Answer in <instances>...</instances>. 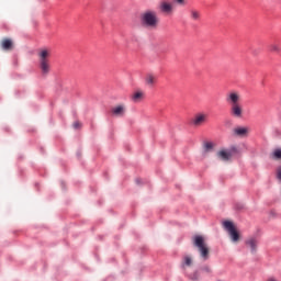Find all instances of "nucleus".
I'll return each instance as SVG.
<instances>
[{"instance_id": "nucleus-1", "label": "nucleus", "mask_w": 281, "mask_h": 281, "mask_svg": "<svg viewBox=\"0 0 281 281\" xmlns=\"http://www.w3.org/2000/svg\"><path fill=\"white\" fill-rule=\"evenodd\" d=\"M226 103H228L231 116L235 119H243L244 108L241 105V95L237 91L226 93Z\"/></svg>"}, {"instance_id": "nucleus-2", "label": "nucleus", "mask_w": 281, "mask_h": 281, "mask_svg": "<svg viewBox=\"0 0 281 281\" xmlns=\"http://www.w3.org/2000/svg\"><path fill=\"white\" fill-rule=\"evenodd\" d=\"M140 23L146 30L155 31L158 29L160 20L156 11L147 10L140 15Z\"/></svg>"}, {"instance_id": "nucleus-3", "label": "nucleus", "mask_w": 281, "mask_h": 281, "mask_svg": "<svg viewBox=\"0 0 281 281\" xmlns=\"http://www.w3.org/2000/svg\"><path fill=\"white\" fill-rule=\"evenodd\" d=\"M50 56H52L50 48H42L38 52L40 69L44 76L48 75L50 71V60H49Z\"/></svg>"}, {"instance_id": "nucleus-4", "label": "nucleus", "mask_w": 281, "mask_h": 281, "mask_svg": "<svg viewBox=\"0 0 281 281\" xmlns=\"http://www.w3.org/2000/svg\"><path fill=\"white\" fill-rule=\"evenodd\" d=\"M192 240H193V246L195 248H198L201 257L204 260H207L210 258V247H209L205 238L201 235H196L192 238Z\"/></svg>"}, {"instance_id": "nucleus-5", "label": "nucleus", "mask_w": 281, "mask_h": 281, "mask_svg": "<svg viewBox=\"0 0 281 281\" xmlns=\"http://www.w3.org/2000/svg\"><path fill=\"white\" fill-rule=\"evenodd\" d=\"M224 229L228 232V236L231 237V241L237 244L240 241L241 236L239 232L237 231L236 226L234 225L233 222L226 221L224 222Z\"/></svg>"}, {"instance_id": "nucleus-6", "label": "nucleus", "mask_w": 281, "mask_h": 281, "mask_svg": "<svg viewBox=\"0 0 281 281\" xmlns=\"http://www.w3.org/2000/svg\"><path fill=\"white\" fill-rule=\"evenodd\" d=\"M235 153H237V148L236 147H231V149L220 150L217 153V157L222 161H229Z\"/></svg>"}, {"instance_id": "nucleus-7", "label": "nucleus", "mask_w": 281, "mask_h": 281, "mask_svg": "<svg viewBox=\"0 0 281 281\" xmlns=\"http://www.w3.org/2000/svg\"><path fill=\"white\" fill-rule=\"evenodd\" d=\"M159 11L164 14L170 15L175 12V5L168 0H162L159 3Z\"/></svg>"}, {"instance_id": "nucleus-8", "label": "nucleus", "mask_w": 281, "mask_h": 281, "mask_svg": "<svg viewBox=\"0 0 281 281\" xmlns=\"http://www.w3.org/2000/svg\"><path fill=\"white\" fill-rule=\"evenodd\" d=\"M209 121V115L205 114V113H198L193 120H192V124L195 126V127H200L202 125H204L205 123H207Z\"/></svg>"}, {"instance_id": "nucleus-9", "label": "nucleus", "mask_w": 281, "mask_h": 281, "mask_svg": "<svg viewBox=\"0 0 281 281\" xmlns=\"http://www.w3.org/2000/svg\"><path fill=\"white\" fill-rule=\"evenodd\" d=\"M249 134V128L248 127H235V130H233V135L237 136V137H247Z\"/></svg>"}, {"instance_id": "nucleus-10", "label": "nucleus", "mask_w": 281, "mask_h": 281, "mask_svg": "<svg viewBox=\"0 0 281 281\" xmlns=\"http://www.w3.org/2000/svg\"><path fill=\"white\" fill-rule=\"evenodd\" d=\"M125 112H126V108L124 105H117L112 109V114L116 117L124 116Z\"/></svg>"}, {"instance_id": "nucleus-11", "label": "nucleus", "mask_w": 281, "mask_h": 281, "mask_svg": "<svg viewBox=\"0 0 281 281\" xmlns=\"http://www.w3.org/2000/svg\"><path fill=\"white\" fill-rule=\"evenodd\" d=\"M246 246L250 247V251L256 252L258 248V240L257 238L250 237L246 241Z\"/></svg>"}, {"instance_id": "nucleus-12", "label": "nucleus", "mask_w": 281, "mask_h": 281, "mask_svg": "<svg viewBox=\"0 0 281 281\" xmlns=\"http://www.w3.org/2000/svg\"><path fill=\"white\" fill-rule=\"evenodd\" d=\"M145 98V93L143 91H137L132 95V100L135 103H139Z\"/></svg>"}, {"instance_id": "nucleus-13", "label": "nucleus", "mask_w": 281, "mask_h": 281, "mask_svg": "<svg viewBox=\"0 0 281 281\" xmlns=\"http://www.w3.org/2000/svg\"><path fill=\"white\" fill-rule=\"evenodd\" d=\"M145 82L147 86L154 87V85L157 82V78L154 75L149 74L146 76Z\"/></svg>"}, {"instance_id": "nucleus-14", "label": "nucleus", "mask_w": 281, "mask_h": 281, "mask_svg": "<svg viewBox=\"0 0 281 281\" xmlns=\"http://www.w3.org/2000/svg\"><path fill=\"white\" fill-rule=\"evenodd\" d=\"M1 46H2V48H3L4 50H11L12 47H13V43H12L11 40L5 38V40L2 41Z\"/></svg>"}, {"instance_id": "nucleus-15", "label": "nucleus", "mask_w": 281, "mask_h": 281, "mask_svg": "<svg viewBox=\"0 0 281 281\" xmlns=\"http://www.w3.org/2000/svg\"><path fill=\"white\" fill-rule=\"evenodd\" d=\"M190 16L194 22H199L201 20V13L198 10H191Z\"/></svg>"}, {"instance_id": "nucleus-16", "label": "nucleus", "mask_w": 281, "mask_h": 281, "mask_svg": "<svg viewBox=\"0 0 281 281\" xmlns=\"http://www.w3.org/2000/svg\"><path fill=\"white\" fill-rule=\"evenodd\" d=\"M272 159L281 160V149H276L274 153H272Z\"/></svg>"}, {"instance_id": "nucleus-17", "label": "nucleus", "mask_w": 281, "mask_h": 281, "mask_svg": "<svg viewBox=\"0 0 281 281\" xmlns=\"http://www.w3.org/2000/svg\"><path fill=\"white\" fill-rule=\"evenodd\" d=\"M270 52H272V53H280L281 52V47L278 44H272V45H270Z\"/></svg>"}, {"instance_id": "nucleus-18", "label": "nucleus", "mask_w": 281, "mask_h": 281, "mask_svg": "<svg viewBox=\"0 0 281 281\" xmlns=\"http://www.w3.org/2000/svg\"><path fill=\"white\" fill-rule=\"evenodd\" d=\"M213 147H214V145H213L212 143H205V144H204V148H205L206 151L212 150Z\"/></svg>"}, {"instance_id": "nucleus-19", "label": "nucleus", "mask_w": 281, "mask_h": 281, "mask_svg": "<svg viewBox=\"0 0 281 281\" xmlns=\"http://www.w3.org/2000/svg\"><path fill=\"white\" fill-rule=\"evenodd\" d=\"M184 263L190 267L192 265V258L189 257V256H186L184 257Z\"/></svg>"}, {"instance_id": "nucleus-20", "label": "nucleus", "mask_w": 281, "mask_h": 281, "mask_svg": "<svg viewBox=\"0 0 281 281\" xmlns=\"http://www.w3.org/2000/svg\"><path fill=\"white\" fill-rule=\"evenodd\" d=\"M277 179H279V181H281V166L279 168H277Z\"/></svg>"}, {"instance_id": "nucleus-21", "label": "nucleus", "mask_w": 281, "mask_h": 281, "mask_svg": "<svg viewBox=\"0 0 281 281\" xmlns=\"http://www.w3.org/2000/svg\"><path fill=\"white\" fill-rule=\"evenodd\" d=\"M180 5H186V0H175Z\"/></svg>"}, {"instance_id": "nucleus-22", "label": "nucleus", "mask_w": 281, "mask_h": 281, "mask_svg": "<svg viewBox=\"0 0 281 281\" xmlns=\"http://www.w3.org/2000/svg\"><path fill=\"white\" fill-rule=\"evenodd\" d=\"M74 127H75L76 130L79 128V127H80V123H79V122L74 123Z\"/></svg>"}, {"instance_id": "nucleus-23", "label": "nucleus", "mask_w": 281, "mask_h": 281, "mask_svg": "<svg viewBox=\"0 0 281 281\" xmlns=\"http://www.w3.org/2000/svg\"><path fill=\"white\" fill-rule=\"evenodd\" d=\"M270 215H272V217H274L276 216V212H270Z\"/></svg>"}, {"instance_id": "nucleus-24", "label": "nucleus", "mask_w": 281, "mask_h": 281, "mask_svg": "<svg viewBox=\"0 0 281 281\" xmlns=\"http://www.w3.org/2000/svg\"><path fill=\"white\" fill-rule=\"evenodd\" d=\"M218 281H222V280H218Z\"/></svg>"}]
</instances>
